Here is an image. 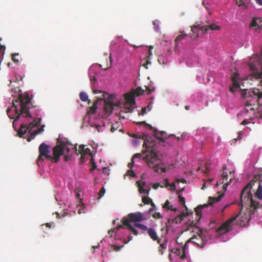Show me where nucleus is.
<instances>
[{
    "label": "nucleus",
    "instance_id": "obj_1",
    "mask_svg": "<svg viewBox=\"0 0 262 262\" xmlns=\"http://www.w3.org/2000/svg\"><path fill=\"white\" fill-rule=\"evenodd\" d=\"M238 78V75L236 74L232 76V83L229 86V90L233 94L241 91L242 97L245 100L246 112H252L254 114L255 110L262 105V90L253 88L242 90L237 81Z\"/></svg>",
    "mask_w": 262,
    "mask_h": 262
},
{
    "label": "nucleus",
    "instance_id": "obj_2",
    "mask_svg": "<svg viewBox=\"0 0 262 262\" xmlns=\"http://www.w3.org/2000/svg\"><path fill=\"white\" fill-rule=\"evenodd\" d=\"M241 211L235 215H238L237 219L239 218V220L245 224L251 220L252 214L259 206V202L253 199L251 193L246 187L241 192Z\"/></svg>",
    "mask_w": 262,
    "mask_h": 262
},
{
    "label": "nucleus",
    "instance_id": "obj_3",
    "mask_svg": "<svg viewBox=\"0 0 262 262\" xmlns=\"http://www.w3.org/2000/svg\"><path fill=\"white\" fill-rule=\"evenodd\" d=\"M142 139L144 140L143 145L145 150L143 152V160L147 163L148 166L158 172V166L161 163V160L158 154V144L147 135H143Z\"/></svg>",
    "mask_w": 262,
    "mask_h": 262
},
{
    "label": "nucleus",
    "instance_id": "obj_4",
    "mask_svg": "<svg viewBox=\"0 0 262 262\" xmlns=\"http://www.w3.org/2000/svg\"><path fill=\"white\" fill-rule=\"evenodd\" d=\"M21 91L20 90L18 92L19 96L17 98V102L19 101L20 103V109L19 111L20 113L17 111V120L20 115H24V117L30 116L29 109L31 105V98L28 93L26 92L24 94H21Z\"/></svg>",
    "mask_w": 262,
    "mask_h": 262
},
{
    "label": "nucleus",
    "instance_id": "obj_5",
    "mask_svg": "<svg viewBox=\"0 0 262 262\" xmlns=\"http://www.w3.org/2000/svg\"><path fill=\"white\" fill-rule=\"evenodd\" d=\"M207 232L206 230H204L203 229H199V232H198V235H194L190 238L185 244L183 250L182 254L180 256L181 259H184L186 257L185 250L187 246V243L192 242L193 243L197 245L200 248H203L206 245L208 238L206 235L205 233Z\"/></svg>",
    "mask_w": 262,
    "mask_h": 262
},
{
    "label": "nucleus",
    "instance_id": "obj_6",
    "mask_svg": "<svg viewBox=\"0 0 262 262\" xmlns=\"http://www.w3.org/2000/svg\"><path fill=\"white\" fill-rule=\"evenodd\" d=\"M224 195V194H222L219 195L216 198L214 197H209L208 200V204H204V205H199L195 209V211L196 213V214L198 215V216L199 217V219L195 222L194 221H192L190 224V226L191 227H196L197 224L199 223V221L200 220L201 217H202V209L204 208L207 207L208 205H212L214 203H216L220 201L221 200V198Z\"/></svg>",
    "mask_w": 262,
    "mask_h": 262
},
{
    "label": "nucleus",
    "instance_id": "obj_7",
    "mask_svg": "<svg viewBox=\"0 0 262 262\" xmlns=\"http://www.w3.org/2000/svg\"><path fill=\"white\" fill-rule=\"evenodd\" d=\"M221 27L215 24H210L207 26H204L203 24H198L196 26L194 25L191 27V31L193 33H195V37H198L200 32L202 34L207 33L209 30H219Z\"/></svg>",
    "mask_w": 262,
    "mask_h": 262
},
{
    "label": "nucleus",
    "instance_id": "obj_8",
    "mask_svg": "<svg viewBox=\"0 0 262 262\" xmlns=\"http://www.w3.org/2000/svg\"><path fill=\"white\" fill-rule=\"evenodd\" d=\"M49 146L46 144L42 143H41L38 148V151L39 155L37 160V163L38 165L40 164V162L43 161L44 158L47 159L49 161L52 160V156L49 155Z\"/></svg>",
    "mask_w": 262,
    "mask_h": 262
},
{
    "label": "nucleus",
    "instance_id": "obj_9",
    "mask_svg": "<svg viewBox=\"0 0 262 262\" xmlns=\"http://www.w3.org/2000/svg\"><path fill=\"white\" fill-rule=\"evenodd\" d=\"M145 220L143 214L140 212L129 213L127 217L122 219V223L124 225H130L129 222H139Z\"/></svg>",
    "mask_w": 262,
    "mask_h": 262
},
{
    "label": "nucleus",
    "instance_id": "obj_10",
    "mask_svg": "<svg viewBox=\"0 0 262 262\" xmlns=\"http://www.w3.org/2000/svg\"><path fill=\"white\" fill-rule=\"evenodd\" d=\"M238 215L232 216L225 222H224L217 229L216 232L219 234L222 235L232 230L233 222L237 219Z\"/></svg>",
    "mask_w": 262,
    "mask_h": 262
},
{
    "label": "nucleus",
    "instance_id": "obj_11",
    "mask_svg": "<svg viewBox=\"0 0 262 262\" xmlns=\"http://www.w3.org/2000/svg\"><path fill=\"white\" fill-rule=\"evenodd\" d=\"M41 123V119H38L34 120L33 122L31 123L28 127L25 125H21L20 129L17 130V136L21 138H25L26 137V134L27 132H30L31 129L35 126H38Z\"/></svg>",
    "mask_w": 262,
    "mask_h": 262
},
{
    "label": "nucleus",
    "instance_id": "obj_12",
    "mask_svg": "<svg viewBox=\"0 0 262 262\" xmlns=\"http://www.w3.org/2000/svg\"><path fill=\"white\" fill-rule=\"evenodd\" d=\"M64 143H60V144L56 145L53 148L52 160L54 162L57 163L59 161L60 156L62 155L64 153Z\"/></svg>",
    "mask_w": 262,
    "mask_h": 262
},
{
    "label": "nucleus",
    "instance_id": "obj_13",
    "mask_svg": "<svg viewBox=\"0 0 262 262\" xmlns=\"http://www.w3.org/2000/svg\"><path fill=\"white\" fill-rule=\"evenodd\" d=\"M15 102H16V100L13 99L12 100L13 105L11 107L8 108L7 110V114L10 119H14L13 122V127L14 130L16 131V106L15 104Z\"/></svg>",
    "mask_w": 262,
    "mask_h": 262
},
{
    "label": "nucleus",
    "instance_id": "obj_14",
    "mask_svg": "<svg viewBox=\"0 0 262 262\" xmlns=\"http://www.w3.org/2000/svg\"><path fill=\"white\" fill-rule=\"evenodd\" d=\"M154 136L158 140H159L160 141L162 142H164L165 139H167L168 138H174V139L177 140V142H179L180 140V137H176L174 135H171L168 137H167V134L165 132L161 131L159 132L157 129L154 128Z\"/></svg>",
    "mask_w": 262,
    "mask_h": 262
},
{
    "label": "nucleus",
    "instance_id": "obj_15",
    "mask_svg": "<svg viewBox=\"0 0 262 262\" xmlns=\"http://www.w3.org/2000/svg\"><path fill=\"white\" fill-rule=\"evenodd\" d=\"M75 150L77 155H81L80 159L82 162H84L86 156H89L91 154L90 149L89 148H85L83 145H80L78 149L75 147Z\"/></svg>",
    "mask_w": 262,
    "mask_h": 262
},
{
    "label": "nucleus",
    "instance_id": "obj_16",
    "mask_svg": "<svg viewBox=\"0 0 262 262\" xmlns=\"http://www.w3.org/2000/svg\"><path fill=\"white\" fill-rule=\"evenodd\" d=\"M112 97L110 96L107 99H106L105 102V106H104V111L108 115H110L113 110L114 109V106H118L119 103L118 104H114L112 101Z\"/></svg>",
    "mask_w": 262,
    "mask_h": 262
},
{
    "label": "nucleus",
    "instance_id": "obj_17",
    "mask_svg": "<svg viewBox=\"0 0 262 262\" xmlns=\"http://www.w3.org/2000/svg\"><path fill=\"white\" fill-rule=\"evenodd\" d=\"M250 68L251 70L253 71V73L251 74V79H255L257 80L260 79V82H262V65L260 66V71H259L255 65L252 63H250Z\"/></svg>",
    "mask_w": 262,
    "mask_h": 262
},
{
    "label": "nucleus",
    "instance_id": "obj_18",
    "mask_svg": "<svg viewBox=\"0 0 262 262\" xmlns=\"http://www.w3.org/2000/svg\"><path fill=\"white\" fill-rule=\"evenodd\" d=\"M222 183L224 184V188L226 190V187L230 184L233 176L231 171L228 172L226 169H224L222 173Z\"/></svg>",
    "mask_w": 262,
    "mask_h": 262
},
{
    "label": "nucleus",
    "instance_id": "obj_19",
    "mask_svg": "<svg viewBox=\"0 0 262 262\" xmlns=\"http://www.w3.org/2000/svg\"><path fill=\"white\" fill-rule=\"evenodd\" d=\"M135 97L136 96L131 91L129 93H128L125 95V99L127 103H128L131 106H134L136 104Z\"/></svg>",
    "mask_w": 262,
    "mask_h": 262
},
{
    "label": "nucleus",
    "instance_id": "obj_20",
    "mask_svg": "<svg viewBox=\"0 0 262 262\" xmlns=\"http://www.w3.org/2000/svg\"><path fill=\"white\" fill-rule=\"evenodd\" d=\"M147 233L150 237L154 241H157V243L160 244V239H159L157 232L153 228H148L147 230Z\"/></svg>",
    "mask_w": 262,
    "mask_h": 262
},
{
    "label": "nucleus",
    "instance_id": "obj_21",
    "mask_svg": "<svg viewBox=\"0 0 262 262\" xmlns=\"http://www.w3.org/2000/svg\"><path fill=\"white\" fill-rule=\"evenodd\" d=\"M9 84L8 85L10 91L13 97L15 96L16 94V80H9Z\"/></svg>",
    "mask_w": 262,
    "mask_h": 262
},
{
    "label": "nucleus",
    "instance_id": "obj_22",
    "mask_svg": "<svg viewBox=\"0 0 262 262\" xmlns=\"http://www.w3.org/2000/svg\"><path fill=\"white\" fill-rule=\"evenodd\" d=\"M138 188H139V191L140 193L142 194H147V195L149 193V190L150 189V188H148V189H144V187L145 185V182L144 181L141 182V181H138L137 182Z\"/></svg>",
    "mask_w": 262,
    "mask_h": 262
},
{
    "label": "nucleus",
    "instance_id": "obj_23",
    "mask_svg": "<svg viewBox=\"0 0 262 262\" xmlns=\"http://www.w3.org/2000/svg\"><path fill=\"white\" fill-rule=\"evenodd\" d=\"M188 215V213H184L182 212L180 215H179L177 217H175L173 221L172 222L176 224H179L181 223V222L183 220L184 217Z\"/></svg>",
    "mask_w": 262,
    "mask_h": 262
},
{
    "label": "nucleus",
    "instance_id": "obj_24",
    "mask_svg": "<svg viewBox=\"0 0 262 262\" xmlns=\"http://www.w3.org/2000/svg\"><path fill=\"white\" fill-rule=\"evenodd\" d=\"M181 33L182 34L178 35L174 39V46L176 48L178 47L179 42L187 36V34L185 33H182V32H181Z\"/></svg>",
    "mask_w": 262,
    "mask_h": 262
},
{
    "label": "nucleus",
    "instance_id": "obj_25",
    "mask_svg": "<svg viewBox=\"0 0 262 262\" xmlns=\"http://www.w3.org/2000/svg\"><path fill=\"white\" fill-rule=\"evenodd\" d=\"M97 102L95 101L89 108V110L88 111L87 114L88 115H92L96 113V110L97 108Z\"/></svg>",
    "mask_w": 262,
    "mask_h": 262
},
{
    "label": "nucleus",
    "instance_id": "obj_26",
    "mask_svg": "<svg viewBox=\"0 0 262 262\" xmlns=\"http://www.w3.org/2000/svg\"><path fill=\"white\" fill-rule=\"evenodd\" d=\"M255 195L257 199L262 200V186L261 182H258V186L255 192Z\"/></svg>",
    "mask_w": 262,
    "mask_h": 262
},
{
    "label": "nucleus",
    "instance_id": "obj_27",
    "mask_svg": "<svg viewBox=\"0 0 262 262\" xmlns=\"http://www.w3.org/2000/svg\"><path fill=\"white\" fill-rule=\"evenodd\" d=\"M132 91L136 96V97L139 96L143 94L144 92V91L140 86L137 87L135 90H133Z\"/></svg>",
    "mask_w": 262,
    "mask_h": 262
},
{
    "label": "nucleus",
    "instance_id": "obj_28",
    "mask_svg": "<svg viewBox=\"0 0 262 262\" xmlns=\"http://www.w3.org/2000/svg\"><path fill=\"white\" fill-rule=\"evenodd\" d=\"M258 20L259 21V23L262 22V17L261 18H253L251 24H250V27H258V23L257 22V20Z\"/></svg>",
    "mask_w": 262,
    "mask_h": 262
},
{
    "label": "nucleus",
    "instance_id": "obj_29",
    "mask_svg": "<svg viewBox=\"0 0 262 262\" xmlns=\"http://www.w3.org/2000/svg\"><path fill=\"white\" fill-rule=\"evenodd\" d=\"M121 125V124L120 123V122L118 121L116 122L115 123L112 124L111 128V132L113 133L115 130L119 129Z\"/></svg>",
    "mask_w": 262,
    "mask_h": 262
},
{
    "label": "nucleus",
    "instance_id": "obj_30",
    "mask_svg": "<svg viewBox=\"0 0 262 262\" xmlns=\"http://www.w3.org/2000/svg\"><path fill=\"white\" fill-rule=\"evenodd\" d=\"M81 201H80L79 202L78 204H77V208H78L77 212H78V214H81L82 213H84L85 212L84 211V207L83 204L82 203L80 204V203H81Z\"/></svg>",
    "mask_w": 262,
    "mask_h": 262
},
{
    "label": "nucleus",
    "instance_id": "obj_31",
    "mask_svg": "<svg viewBox=\"0 0 262 262\" xmlns=\"http://www.w3.org/2000/svg\"><path fill=\"white\" fill-rule=\"evenodd\" d=\"M134 226L137 228H140L144 231H146L148 229V228L145 225L138 223H135L134 224Z\"/></svg>",
    "mask_w": 262,
    "mask_h": 262
},
{
    "label": "nucleus",
    "instance_id": "obj_32",
    "mask_svg": "<svg viewBox=\"0 0 262 262\" xmlns=\"http://www.w3.org/2000/svg\"><path fill=\"white\" fill-rule=\"evenodd\" d=\"M79 97L80 100L83 102H86L88 100V96L85 93L81 92Z\"/></svg>",
    "mask_w": 262,
    "mask_h": 262
},
{
    "label": "nucleus",
    "instance_id": "obj_33",
    "mask_svg": "<svg viewBox=\"0 0 262 262\" xmlns=\"http://www.w3.org/2000/svg\"><path fill=\"white\" fill-rule=\"evenodd\" d=\"M135 235L138 234V231L134 228L132 225H125Z\"/></svg>",
    "mask_w": 262,
    "mask_h": 262
},
{
    "label": "nucleus",
    "instance_id": "obj_34",
    "mask_svg": "<svg viewBox=\"0 0 262 262\" xmlns=\"http://www.w3.org/2000/svg\"><path fill=\"white\" fill-rule=\"evenodd\" d=\"M43 127L38 128L37 130L33 131L32 133H30V134L32 136L35 137L36 135L39 134L43 130Z\"/></svg>",
    "mask_w": 262,
    "mask_h": 262
},
{
    "label": "nucleus",
    "instance_id": "obj_35",
    "mask_svg": "<svg viewBox=\"0 0 262 262\" xmlns=\"http://www.w3.org/2000/svg\"><path fill=\"white\" fill-rule=\"evenodd\" d=\"M142 202L145 204H149L151 202L152 200L146 196L142 197Z\"/></svg>",
    "mask_w": 262,
    "mask_h": 262
},
{
    "label": "nucleus",
    "instance_id": "obj_36",
    "mask_svg": "<svg viewBox=\"0 0 262 262\" xmlns=\"http://www.w3.org/2000/svg\"><path fill=\"white\" fill-rule=\"evenodd\" d=\"M166 247V243L160 244V246L159 247V251L160 252L161 254H163V251H162L163 249H165Z\"/></svg>",
    "mask_w": 262,
    "mask_h": 262
},
{
    "label": "nucleus",
    "instance_id": "obj_37",
    "mask_svg": "<svg viewBox=\"0 0 262 262\" xmlns=\"http://www.w3.org/2000/svg\"><path fill=\"white\" fill-rule=\"evenodd\" d=\"M159 21L158 20H155L153 21V25L154 26L155 29L156 30H158L159 29Z\"/></svg>",
    "mask_w": 262,
    "mask_h": 262
},
{
    "label": "nucleus",
    "instance_id": "obj_38",
    "mask_svg": "<svg viewBox=\"0 0 262 262\" xmlns=\"http://www.w3.org/2000/svg\"><path fill=\"white\" fill-rule=\"evenodd\" d=\"M152 216L155 219H161L162 217V215L160 212H156L152 214Z\"/></svg>",
    "mask_w": 262,
    "mask_h": 262
},
{
    "label": "nucleus",
    "instance_id": "obj_39",
    "mask_svg": "<svg viewBox=\"0 0 262 262\" xmlns=\"http://www.w3.org/2000/svg\"><path fill=\"white\" fill-rule=\"evenodd\" d=\"M126 173L127 175H128L130 177H135L136 176L135 173L132 169H130L129 170H128L127 171Z\"/></svg>",
    "mask_w": 262,
    "mask_h": 262
},
{
    "label": "nucleus",
    "instance_id": "obj_40",
    "mask_svg": "<svg viewBox=\"0 0 262 262\" xmlns=\"http://www.w3.org/2000/svg\"><path fill=\"white\" fill-rule=\"evenodd\" d=\"M179 202L182 203L185 208H186V206H185V198L181 195H179Z\"/></svg>",
    "mask_w": 262,
    "mask_h": 262
},
{
    "label": "nucleus",
    "instance_id": "obj_41",
    "mask_svg": "<svg viewBox=\"0 0 262 262\" xmlns=\"http://www.w3.org/2000/svg\"><path fill=\"white\" fill-rule=\"evenodd\" d=\"M105 191V189L104 187H102L100 189L99 192V195L100 198L103 196V195L104 194Z\"/></svg>",
    "mask_w": 262,
    "mask_h": 262
},
{
    "label": "nucleus",
    "instance_id": "obj_42",
    "mask_svg": "<svg viewBox=\"0 0 262 262\" xmlns=\"http://www.w3.org/2000/svg\"><path fill=\"white\" fill-rule=\"evenodd\" d=\"M170 206V203L168 200H167L163 206V208L165 209H168V207Z\"/></svg>",
    "mask_w": 262,
    "mask_h": 262
},
{
    "label": "nucleus",
    "instance_id": "obj_43",
    "mask_svg": "<svg viewBox=\"0 0 262 262\" xmlns=\"http://www.w3.org/2000/svg\"><path fill=\"white\" fill-rule=\"evenodd\" d=\"M142 156V155L140 153H137L135 154L133 157L132 159H134L135 158H141Z\"/></svg>",
    "mask_w": 262,
    "mask_h": 262
},
{
    "label": "nucleus",
    "instance_id": "obj_44",
    "mask_svg": "<svg viewBox=\"0 0 262 262\" xmlns=\"http://www.w3.org/2000/svg\"><path fill=\"white\" fill-rule=\"evenodd\" d=\"M134 159L132 158V161L128 164V167L130 169H132L134 166Z\"/></svg>",
    "mask_w": 262,
    "mask_h": 262
},
{
    "label": "nucleus",
    "instance_id": "obj_45",
    "mask_svg": "<svg viewBox=\"0 0 262 262\" xmlns=\"http://www.w3.org/2000/svg\"><path fill=\"white\" fill-rule=\"evenodd\" d=\"M146 110H147V108L146 107L142 108L141 113H139V115H143L144 114H145L146 113Z\"/></svg>",
    "mask_w": 262,
    "mask_h": 262
},
{
    "label": "nucleus",
    "instance_id": "obj_46",
    "mask_svg": "<svg viewBox=\"0 0 262 262\" xmlns=\"http://www.w3.org/2000/svg\"><path fill=\"white\" fill-rule=\"evenodd\" d=\"M250 123V121L248 119H244L241 123V125H246L248 123Z\"/></svg>",
    "mask_w": 262,
    "mask_h": 262
},
{
    "label": "nucleus",
    "instance_id": "obj_47",
    "mask_svg": "<svg viewBox=\"0 0 262 262\" xmlns=\"http://www.w3.org/2000/svg\"><path fill=\"white\" fill-rule=\"evenodd\" d=\"M159 186L161 187H164V185H160L159 183H156L153 186V188L155 189H157Z\"/></svg>",
    "mask_w": 262,
    "mask_h": 262
},
{
    "label": "nucleus",
    "instance_id": "obj_48",
    "mask_svg": "<svg viewBox=\"0 0 262 262\" xmlns=\"http://www.w3.org/2000/svg\"><path fill=\"white\" fill-rule=\"evenodd\" d=\"M148 64H151V62L149 60H146L145 63H144L143 66L147 69L148 68L147 65Z\"/></svg>",
    "mask_w": 262,
    "mask_h": 262
},
{
    "label": "nucleus",
    "instance_id": "obj_49",
    "mask_svg": "<svg viewBox=\"0 0 262 262\" xmlns=\"http://www.w3.org/2000/svg\"><path fill=\"white\" fill-rule=\"evenodd\" d=\"M71 158V155H65L64 156V161H68V160H70Z\"/></svg>",
    "mask_w": 262,
    "mask_h": 262
},
{
    "label": "nucleus",
    "instance_id": "obj_50",
    "mask_svg": "<svg viewBox=\"0 0 262 262\" xmlns=\"http://www.w3.org/2000/svg\"><path fill=\"white\" fill-rule=\"evenodd\" d=\"M169 186H170L171 190H174L176 189V185L174 183H173L170 185L169 184Z\"/></svg>",
    "mask_w": 262,
    "mask_h": 262
},
{
    "label": "nucleus",
    "instance_id": "obj_51",
    "mask_svg": "<svg viewBox=\"0 0 262 262\" xmlns=\"http://www.w3.org/2000/svg\"><path fill=\"white\" fill-rule=\"evenodd\" d=\"M175 254H176L177 255H180L181 254V251L179 249H177L175 250V251L173 252Z\"/></svg>",
    "mask_w": 262,
    "mask_h": 262
},
{
    "label": "nucleus",
    "instance_id": "obj_52",
    "mask_svg": "<svg viewBox=\"0 0 262 262\" xmlns=\"http://www.w3.org/2000/svg\"><path fill=\"white\" fill-rule=\"evenodd\" d=\"M167 210H172V211H177V208H173L172 205H170L168 207Z\"/></svg>",
    "mask_w": 262,
    "mask_h": 262
},
{
    "label": "nucleus",
    "instance_id": "obj_53",
    "mask_svg": "<svg viewBox=\"0 0 262 262\" xmlns=\"http://www.w3.org/2000/svg\"><path fill=\"white\" fill-rule=\"evenodd\" d=\"M138 123L145 124L147 126H148L150 129H153L152 127L150 125L147 124L145 121H142V122H139Z\"/></svg>",
    "mask_w": 262,
    "mask_h": 262
},
{
    "label": "nucleus",
    "instance_id": "obj_54",
    "mask_svg": "<svg viewBox=\"0 0 262 262\" xmlns=\"http://www.w3.org/2000/svg\"><path fill=\"white\" fill-rule=\"evenodd\" d=\"M164 187L165 186V187H168L169 186V182H168V181L167 179H165L164 180Z\"/></svg>",
    "mask_w": 262,
    "mask_h": 262
},
{
    "label": "nucleus",
    "instance_id": "obj_55",
    "mask_svg": "<svg viewBox=\"0 0 262 262\" xmlns=\"http://www.w3.org/2000/svg\"><path fill=\"white\" fill-rule=\"evenodd\" d=\"M16 56V53H14V54H12V59L14 62H15L16 61V59L15 58Z\"/></svg>",
    "mask_w": 262,
    "mask_h": 262
},
{
    "label": "nucleus",
    "instance_id": "obj_56",
    "mask_svg": "<svg viewBox=\"0 0 262 262\" xmlns=\"http://www.w3.org/2000/svg\"><path fill=\"white\" fill-rule=\"evenodd\" d=\"M146 107L148 110V111H150L152 108V102H150L148 106Z\"/></svg>",
    "mask_w": 262,
    "mask_h": 262
},
{
    "label": "nucleus",
    "instance_id": "obj_57",
    "mask_svg": "<svg viewBox=\"0 0 262 262\" xmlns=\"http://www.w3.org/2000/svg\"><path fill=\"white\" fill-rule=\"evenodd\" d=\"M204 171V172L206 173H208L210 171V169L208 167V166L206 165L205 166V169Z\"/></svg>",
    "mask_w": 262,
    "mask_h": 262
},
{
    "label": "nucleus",
    "instance_id": "obj_58",
    "mask_svg": "<svg viewBox=\"0 0 262 262\" xmlns=\"http://www.w3.org/2000/svg\"><path fill=\"white\" fill-rule=\"evenodd\" d=\"M125 226L123 224V225H119L117 226V227L116 228H115V229H117V230H119L121 228H123V226Z\"/></svg>",
    "mask_w": 262,
    "mask_h": 262
},
{
    "label": "nucleus",
    "instance_id": "obj_59",
    "mask_svg": "<svg viewBox=\"0 0 262 262\" xmlns=\"http://www.w3.org/2000/svg\"><path fill=\"white\" fill-rule=\"evenodd\" d=\"M146 89L147 91H148V94H150L151 92L154 91V89L153 90H151L150 89V88L148 87V86H146Z\"/></svg>",
    "mask_w": 262,
    "mask_h": 262
},
{
    "label": "nucleus",
    "instance_id": "obj_60",
    "mask_svg": "<svg viewBox=\"0 0 262 262\" xmlns=\"http://www.w3.org/2000/svg\"><path fill=\"white\" fill-rule=\"evenodd\" d=\"M256 3L260 5V6H262V0H255Z\"/></svg>",
    "mask_w": 262,
    "mask_h": 262
},
{
    "label": "nucleus",
    "instance_id": "obj_61",
    "mask_svg": "<svg viewBox=\"0 0 262 262\" xmlns=\"http://www.w3.org/2000/svg\"><path fill=\"white\" fill-rule=\"evenodd\" d=\"M230 205V204H227L226 205H225L222 209V212H224V211Z\"/></svg>",
    "mask_w": 262,
    "mask_h": 262
},
{
    "label": "nucleus",
    "instance_id": "obj_62",
    "mask_svg": "<svg viewBox=\"0 0 262 262\" xmlns=\"http://www.w3.org/2000/svg\"><path fill=\"white\" fill-rule=\"evenodd\" d=\"M155 210V208H151L149 209V213L151 214L152 213V212Z\"/></svg>",
    "mask_w": 262,
    "mask_h": 262
},
{
    "label": "nucleus",
    "instance_id": "obj_63",
    "mask_svg": "<svg viewBox=\"0 0 262 262\" xmlns=\"http://www.w3.org/2000/svg\"><path fill=\"white\" fill-rule=\"evenodd\" d=\"M152 56V53H151V51L150 49H149V51H148V58H149L150 59V57Z\"/></svg>",
    "mask_w": 262,
    "mask_h": 262
},
{
    "label": "nucleus",
    "instance_id": "obj_64",
    "mask_svg": "<svg viewBox=\"0 0 262 262\" xmlns=\"http://www.w3.org/2000/svg\"><path fill=\"white\" fill-rule=\"evenodd\" d=\"M115 229H114L113 230H110L108 231V234H110L111 236H112V233H113Z\"/></svg>",
    "mask_w": 262,
    "mask_h": 262
}]
</instances>
